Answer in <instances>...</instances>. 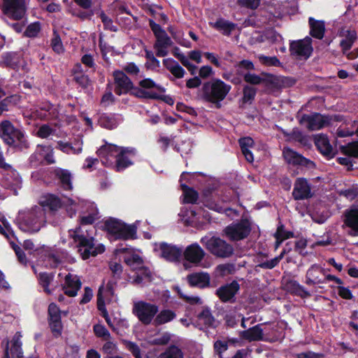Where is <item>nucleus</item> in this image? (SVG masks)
<instances>
[{"instance_id": "f257e3e1", "label": "nucleus", "mask_w": 358, "mask_h": 358, "mask_svg": "<svg viewBox=\"0 0 358 358\" xmlns=\"http://www.w3.org/2000/svg\"><path fill=\"white\" fill-rule=\"evenodd\" d=\"M96 152L104 166L113 167L117 171H122L131 166L135 155L134 149L108 143L102 145Z\"/></svg>"}, {"instance_id": "f03ea898", "label": "nucleus", "mask_w": 358, "mask_h": 358, "mask_svg": "<svg viewBox=\"0 0 358 358\" xmlns=\"http://www.w3.org/2000/svg\"><path fill=\"white\" fill-rule=\"evenodd\" d=\"M69 236L76 243L78 252L83 259H87L90 257H95L105 251V246L98 243L94 238L89 234L88 231H83L82 227H78L74 230H69Z\"/></svg>"}, {"instance_id": "7ed1b4c3", "label": "nucleus", "mask_w": 358, "mask_h": 358, "mask_svg": "<svg viewBox=\"0 0 358 358\" xmlns=\"http://www.w3.org/2000/svg\"><path fill=\"white\" fill-rule=\"evenodd\" d=\"M231 87L219 78L205 82L201 88L200 96L203 101L213 103L219 108L221 101L227 97Z\"/></svg>"}, {"instance_id": "20e7f679", "label": "nucleus", "mask_w": 358, "mask_h": 358, "mask_svg": "<svg viewBox=\"0 0 358 358\" xmlns=\"http://www.w3.org/2000/svg\"><path fill=\"white\" fill-rule=\"evenodd\" d=\"M46 222L45 210L34 206L29 210L20 212L16 222L20 230L28 233L38 232Z\"/></svg>"}, {"instance_id": "39448f33", "label": "nucleus", "mask_w": 358, "mask_h": 358, "mask_svg": "<svg viewBox=\"0 0 358 358\" xmlns=\"http://www.w3.org/2000/svg\"><path fill=\"white\" fill-rule=\"evenodd\" d=\"M80 207L83 208L80 216V222L82 225L92 224L99 218V211L95 203L85 200L78 199L76 201L69 199L66 205V212L72 217L76 215Z\"/></svg>"}, {"instance_id": "423d86ee", "label": "nucleus", "mask_w": 358, "mask_h": 358, "mask_svg": "<svg viewBox=\"0 0 358 358\" xmlns=\"http://www.w3.org/2000/svg\"><path fill=\"white\" fill-rule=\"evenodd\" d=\"M104 229L111 240L134 239L136 235V227L134 225L126 224L114 218H109L104 222Z\"/></svg>"}, {"instance_id": "0eeeda50", "label": "nucleus", "mask_w": 358, "mask_h": 358, "mask_svg": "<svg viewBox=\"0 0 358 358\" xmlns=\"http://www.w3.org/2000/svg\"><path fill=\"white\" fill-rule=\"evenodd\" d=\"M201 243L214 256L220 258H229L234 254V247L219 237L206 236Z\"/></svg>"}, {"instance_id": "6e6552de", "label": "nucleus", "mask_w": 358, "mask_h": 358, "mask_svg": "<svg viewBox=\"0 0 358 358\" xmlns=\"http://www.w3.org/2000/svg\"><path fill=\"white\" fill-rule=\"evenodd\" d=\"M120 252H125L124 261L132 270L136 271L135 281L141 283L144 280H150L151 273L143 265V259L137 254L129 251L127 248L118 250Z\"/></svg>"}, {"instance_id": "1a4fd4ad", "label": "nucleus", "mask_w": 358, "mask_h": 358, "mask_svg": "<svg viewBox=\"0 0 358 358\" xmlns=\"http://www.w3.org/2000/svg\"><path fill=\"white\" fill-rule=\"evenodd\" d=\"M0 8L8 18L19 20L24 16L27 6L26 0H0Z\"/></svg>"}, {"instance_id": "9d476101", "label": "nucleus", "mask_w": 358, "mask_h": 358, "mask_svg": "<svg viewBox=\"0 0 358 358\" xmlns=\"http://www.w3.org/2000/svg\"><path fill=\"white\" fill-rule=\"evenodd\" d=\"M149 24L156 38L154 45L156 55L158 57H164L167 55L168 48L171 45L172 41L159 24L155 23L152 20H150Z\"/></svg>"}, {"instance_id": "9b49d317", "label": "nucleus", "mask_w": 358, "mask_h": 358, "mask_svg": "<svg viewBox=\"0 0 358 358\" xmlns=\"http://www.w3.org/2000/svg\"><path fill=\"white\" fill-rule=\"evenodd\" d=\"M282 156L284 161L289 166L306 169H313L315 168L314 162L303 157L301 154L289 147L283 148Z\"/></svg>"}, {"instance_id": "f8f14e48", "label": "nucleus", "mask_w": 358, "mask_h": 358, "mask_svg": "<svg viewBox=\"0 0 358 358\" xmlns=\"http://www.w3.org/2000/svg\"><path fill=\"white\" fill-rule=\"evenodd\" d=\"M159 310L155 304L143 301H138L134 303L133 313L143 324H150Z\"/></svg>"}, {"instance_id": "ddd939ff", "label": "nucleus", "mask_w": 358, "mask_h": 358, "mask_svg": "<svg viewBox=\"0 0 358 358\" xmlns=\"http://www.w3.org/2000/svg\"><path fill=\"white\" fill-rule=\"evenodd\" d=\"M251 228L247 220H241L236 223H232L223 230V235L230 241H237L245 238L250 233Z\"/></svg>"}, {"instance_id": "4468645a", "label": "nucleus", "mask_w": 358, "mask_h": 358, "mask_svg": "<svg viewBox=\"0 0 358 358\" xmlns=\"http://www.w3.org/2000/svg\"><path fill=\"white\" fill-rule=\"evenodd\" d=\"M290 55L297 59H308L313 50L312 38L306 36L303 39L291 41L289 43Z\"/></svg>"}, {"instance_id": "2eb2a0df", "label": "nucleus", "mask_w": 358, "mask_h": 358, "mask_svg": "<svg viewBox=\"0 0 358 358\" xmlns=\"http://www.w3.org/2000/svg\"><path fill=\"white\" fill-rule=\"evenodd\" d=\"M330 122L331 117L329 115H323L318 113L303 115L300 120V123L310 131L321 129L328 126Z\"/></svg>"}, {"instance_id": "dca6fc26", "label": "nucleus", "mask_w": 358, "mask_h": 358, "mask_svg": "<svg viewBox=\"0 0 358 358\" xmlns=\"http://www.w3.org/2000/svg\"><path fill=\"white\" fill-rule=\"evenodd\" d=\"M0 136L3 141L8 145H14L17 142H24V134L15 129L13 125L8 120L3 122V125L0 129Z\"/></svg>"}, {"instance_id": "f3484780", "label": "nucleus", "mask_w": 358, "mask_h": 358, "mask_svg": "<svg viewBox=\"0 0 358 358\" xmlns=\"http://www.w3.org/2000/svg\"><path fill=\"white\" fill-rule=\"evenodd\" d=\"M196 323L200 329H215L219 321L213 315V310L208 306H203L196 314Z\"/></svg>"}, {"instance_id": "a211bd4d", "label": "nucleus", "mask_w": 358, "mask_h": 358, "mask_svg": "<svg viewBox=\"0 0 358 358\" xmlns=\"http://www.w3.org/2000/svg\"><path fill=\"white\" fill-rule=\"evenodd\" d=\"M154 251L157 256L168 262H176L179 259V248L171 244L164 242L155 243Z\"/></svg>"}, {"instance_id": "6ab92c4d", "label": "nucleus", "mask_w": 358, "mask_h": 358, "mask_svg": "<svg viewBox=\"0 0 358 358\" xmlns=\"http://www.w3.org/2000/svg\"><path fill=\"white\" fill-rule=\"evenodd\" d=\"M180 299L182 300L180 308L185 311V316L190 320L194 316L196 317L197 307L203 304V300L198 296H187L182 293Z\"/></svg>"}, {"instance_id": "aec40b11", "label": "nucleus", "mask_w": 358, "mask_h": 358, "mask_svg": "<svg viewBox=\"0 0 358 358\" xmlns=\"http://www.w3.org/2000/svg\"><path fill=\"white\" fill-rule=\"evenodd\" d=\"M45 160L48 164H52L56 162L54 156V150L50 145H38L36 151L29 158L31 164L36 165L38 162Z\"/></svg>"}, {"instance_id": "412c9836", "label": "nucleus", "mask_w": 358, "mask_h": 358, "mask_svg": "<svg viewBox=\"0 0 358 358\" xmlns=\"http://www.w3.org/2000/svg\"><path fill=\"white\" fill-rule=\"evenodd\" d=\"M239 289V284L237 281L234 280L219 287L216 290L215 294L223 303H233L235 301V296Z\"/></svg>"}, {"instance_id": "4be33fe9", "label": "nucleus", "mask_w": 358, "mask_h": 358, "mask_svg": "<svg viewBox=\"0 0 358 358\" xmlns=\"http://www.w3.org/2000/svg\"><path fill=\"white\" fill-rule=\"evenodd\" d=\"M294 200L308 199L313 196L311 186L304 178H298L294 182L292 191Z\"/></svg>"}, {"instance_id": "5701e85b", "label": "nucleus", "mask_w": 358, "mask_h": 358, "mask_svg": "<svg viewBox=\"0 0 358 358\" xmlns=\"http://www.w3.org/2000/svg\"><path fill=\"white\" fill-rule=\"evenodd\" d=\"M344 225L350 228L348 234L351 236H358V206H352L343 213Z\"/></svg>"}, {"instance_id": "b1692460", "label": "nucleus", "mask_w": 358, "mask_h": 358, "mask_svg": "<svg viewBox=\"0 0 358 358\" xmlns=\"http://www.w3.org/2000/svg\"><path fill=\"white\" fill-rule=\"evenodd\" d=\"M81 285L82 283L80 278L77 275L69 273L64 278L62 290L66 295L74 297L77 295Z\"/></svg>"}, {"instance_id": "393cba45", "label": "nucleus", "mask_w": 358, "mask_h": 358, "mask_svg": "<svg viewBox=\"0 0 358 358\" xmlns=\"http://www.w3.org/2000/svg\"><path fill=\"white\" fill-rule=\"evenodd\" d=\"M115 80V92L118 95L127 94L132 88V83L123 71L113 73Z\"/></svg>"}, {"instance_id": "a878e982", "label": "nucleus", "mask_w": 358, "mask_h": 358, "mask_svg": "<svg viewBox=\"0 0 358 358\" xmlns=\"http://www.w3.org/2000/svg\"><path fill=\"white\" fill-rule=\"evenodd\" d=\"M205 255V251L197 243L189 245L184 251L185 259L195 266L201 263Z\"/></svg>"}, {"instance_id": "bb28decb", "label": "nucleus", "mask_w": 358, "mask_h": 358, "mask_svg": "<svg viewBox=\"0 0 358 358\" xmlns=\"http://www.w3.org/2000/svg\"><path fill=\"white\" fill-rule=\"evenodd\" d=\"M66 199L65 201H62L59 197L54 194H45L41 197L39 203L40 207L43 209L48 208L52 212L57 211L63 205L66 208L68 200Z\"/></svg>"}, {"instance_id": "cd10ccee", "label": "nucleus", "mask_w": 358, "mask_h": 358, "mask_svg": "<svg viewBox=\"0 0 358 358\" xmlns=\"http://www.w3.org/2000/svg\"><path fill=\"white\" fill-rule=\"evenodd\" d=\"M185 280L189 286L201 289L208 287L210 283V276L206 272L190 273L187 275Z\"/></svg>"}, {"instance_id": "c85d7f7f", "label": "nucleus", "mask_w": 358, "mask_h": 358, "mask_svg": "<svg viewBox=\"0 0 358 358\" xmlns=\"http://www.w3.org/2000/svg\"><path fill=\"white\" fill-rule=\"evenodd\" d=\"M244 80L251 85L263 84L265 86H273L276 83V78L273 76H258L255 73H247L243 76Z\"/></svg>"}, {"instance_id": "c756f323", "label": "nucleus", "mask_w": 358, "mask_h": 358, "mask_svg": "<svg viewBox=\"0 0 358 358\" xmlns=\"http://www.w3.org/2000/svg\"><path fill=\"white\" fill-rule=\"evenodd\" d=\"M22 334L20 332H16V334L13 336L10 342L7 341L6 348H8V357L10 355L11 358H22L23 357V352L22 350V341H21Z\"/></svg>"}, {"instance_id": "7c9ffc66", "label": "nucleus", "mask_w": 358, "mask_h": 358, "mask_svg": "<svg viewBox=\"0 0 358 358\" xmlns=\"http://www.w3.org/2000/svg\"><path fill=\"white\" fill-rule=\"evenodd\" d=\"M345 38L343 39L340 45L342 48L343 53L346 55L348 58L350 59H355L357 55H354L352 52L348 53L357 39V34L355 30H347L343 35Z\"/></svg>"}, {"instance_id": "2f4dec72", "label": "nucleus", "mask_w": 358, "mask_h": 358, "mask_svg": "<svg viewBox=\"0 0 358 358\" xmlns=\"http://www.w3.org/2000/svg\"><path fill=\"white\" fill-rule=\"evenodd\" d=\"M315 143L318 150L329 159L334 157L335 152L331 145L327 136L323 134L317 135L315 139Z\"/></svg>"}, {"instance_id": "473e14b6", "label": "nucleus", "mask_w": 358, "mask_h": 358, "mask_svg": "<svg viewBox=\"0 0 358 358\" xmlns=\"http://www.w3.org/2000/svg\"><path fill=\"white\" fill-rule=\"evenodd\" d=\"M56 148L67 155H78L83 150V142L77 140L73 143H71L59 141Z\"/></svg>"}, {"instance_id": "72a5a7b5", "label": "nucleus", "mask_w": 358, "mask_h": 358, "mask_svg": "<svg viewBox=\"0 0 358 358\" xmlns=\"http://www.w3.org/2000/svg\"><path fill=\"white\" fill-rule=\"evenodd\" d=\"M284 288L291 294L300 296L303 299L308 298L310 296V294L294 280H287L284 284Z\"/></svg>"}, {"instance_id": "f704fd0d", "label": "nucleus", "mask_w": 358, "mask_h": 358, "mask_svg": "<svg viewBox=\"0 0 358 358\" xmlns=\"http://www.w3.org/2000/svg\"><path fill=\"white\" fill-rule=\"evenodd\" d=\"M318 273L324 274V269L317 265H313L306 272V283L308 285L325 283V280L320 278Z\"/></svg>"}, {"instance_id": "c9c22d12", "label": "nucleus", "mask_w": 358, "mask_h": 358, "mask_svg": "<svg viewBox=\"0 0 358 358\" xmlns=\"http://www.w3.org/2000/svg\"><path fill=\"white\" fill-rule=\"evenodd\" d=\"M261 324H257L255 327L249 328L240 332V336L248 341H257L263 340V329H262Z\"/></svg>"}, {"instance_id": "e433bc0d", "label": "nucleus", "mask_w": 358, "mask_h": 358, "mask_svg": "<svg viewBox=\"0 0 358 358\" xmlns=\"http://www.w3.org/2000/svg\"><path fill=\"white\" fill-rule=\"evenodd\" d=\"M122 121L121 115L115 114H103L99 119L100 126L109 129L115 128Z\"/></svg>"}, {"instance_id": "4c0bfd02", "label": "nucleus", "mask_w": 358, "mask_h": 358, "mask_svg": "<svg viewBox=\"0 0 358 358\" xmlns=\"http://www.w3.org/2000/svg\"><path fill=\"white\" fill-rule=\"evenodd\" d=\"M308 23L310 26V34L317 39H322L324 37L325 31V24L322 20H317L313 17H309Z\"/></svg>"}, {"instance_id": "58836bf2", "label": "nucleus", "mask_w": 358, "mask_h": 358, "mask_svg": "<svg viewBox=\"0 0 358 358\" xmlns=\"http://www.w3.org/2000/svg\"><path fill=\"white\" fill-rule=\"evenodd\" d=\"M210 26L222 32L225 36H229L236 28V24L223 18H219L215 22H210Z\"/></svg>"}, {"instance_id": "ea45409f", "label": "nucleus", "mask_w": 358, "mask_h": 358, "mask_svg": "<svg viewBox=\"0 0 358 358\" xmlns=\"http://www.w3.org/2000/svg\"><path fill=\"white\" fill-rule=\"evenodd\" d=\"M56 177L59 180L62 187L65 190L72 189V177L71 173L65 169H57L55 171Z\"/></svg>"}, {"instance_id": "a19ab883", "label": "nucleus", "mask_w": 358, "mask_h": 358, "mask_svg": "<svg viewBox=\"0 0 358 358\" xmlns=\"http://www.w3.org/2000/svg\"><path fill=\"white\" fill-rule=\"evenodd\" d=\"M238 142L242 153L245 156L246 160L249 162H252L254 161V157L249 148L254 145L253 139L250 137H243L240 138Z\"/></svg>"}, {"instance_id": "79ce46f5", "label": "nucleus", "mask_w": 358, "mask_h": 358, "mask_svg": "<svg viewBox=\"0 0 358 358\" xmlns=\"http://www.w3.org/2000/svg\"><path fill=\"white\" fill-rule=\"evenodd\" d=\"M290 249H283L281 253L271 260L261 261L259 262L257 266L263 269H272L275 268L279 262L283 259L285 254L289 252Z\"/></svg>"}, {"instance_id": "37998d69", "label": "nucleus", "mask_w": 358, "mask_h": 358, "mask_svg": "<svg viewBox=\"0 0 358 358\" xmlns=\"http://www.w3.org/2000/svg\"><path fill=\"white\" fill-rule=\"evenodd\" d=\"M356 126V122H350L345 124L341 125L336 131V134L338 137L343 138L346 136H351L355 134V127Z\"/></svg>"}, {"instance_id": "c03bdc74", "label": "nucleus", "mask_w": 358, "mask_h": 358, "mask_svg": "<svg viewBox=\"0 0 358 358\" xmlns=\"http://www.w3.org/2000/svg\"><path fill=\"white\" fill-rule=\"evenodd\" d=\"M130 94L136 97L141 99H157L159 97L157 92L148 91L145 89H141L138 87H132L130 90Z\"/></svg>"}, {"instance_id": "a18cd8bd", "label": "nucleus", "mask_w": 358, "mask_h": 358, "mask_svg": "<svg viewBox=\"0 0 358 358\" xmlns=\"http://www.w3.org/2000/svg\"><path fill=\"white\" fill-rule=\"evenodd\" d=\"M180 187L183 192L184 202L187 203H195L199 198V194L194 189L182 185Z\"/></svg>"}, {"instance_id": "49530a36", "label": "nucleus", "mask_w": 358, "mask_h": 358, "mask_svg": "<svg viewBox=\"0 0 358 358\" xmlns=\"http://www.w3.org/2000/svg\"><path fill=\"white\" fill-rule=\"evenodd\" d=\"M176 317V314L170 310H162L157 315L154 320V323L156 325H160L171 321Z\"/></svg>"}, {"instance_id": "de8ad7c7", "label": "nucleus", "mask_w": 358, "mask_h": 358, "mask_svg": "<svg viewBox=\"0 0 358 358\" xmlns=\"http://www.w3.org/2000/svg\"><path fill=\"white\" fill-rule=\"evenodd\" d=\"M54 275L52 273H40L38 277L39 284L43 287L44 291L50 294L52 291L49 288L50 282L53 280Z\"/></svg>"}, {"instance_id": "09e8293b", "label": "nucleus", "mask_w": 358, "mask_h": 358, "mask_svg": "<svg viewBox=\"0 0 358 358\" xmlns=\"http://www.w3.org/2000/svg\"><path fill=\"white\" fill-rule=\"evenodd\" d=\"M20 62L19 57L14 53H6L3 56V64L4 66L15 69Z\"/></svg>"}, {"instance_id": "8fccbe9b", "label": "nucleus", "mask_w": 358, "mask_h": 358, "mask_svg": "<svg viewBox=\"0 0 358 358\" xmlns=\"http://www.w3.org/2000/svg\"><path fill=\"white\" fill-rule=\"evenodd\" d=\"M50 327L52 331L56 335L59 336L62 333V324L61 321V315H54L49 317Z\"/></svg>"}, {"instance_id": "3c124183", "label": "nucleus", "mask_w": 358, "mask_h": 358, "mask_svg": "<svg viewBox=\"0 0 358 358\" xmlns=\"http://www.w3.org/2000/svg\"><path fill=\"white\" fill-rule=\"evenodd\" d=\"M243 103H251L252 101L255 99V97L257 94V90L254 87L246 85L243 87Z\"/></svg>"}, {"instance_id": "603ef678", "label": "nucleus", "mask_w": 358, "mask_h": 358, "mask_svg": "<svg viewBox=\"0 0 358 358\" xmlns=\"http://www.w3.org/2000/svg\"><path fill=\"white\" fill-rule=\"evenodd\" d=\"M108 294H112L110 288H105L103 286L99 287L97 294V306L100 310L104 308L105 297Z\"/></svg>"}, {"instance_id": "864d4df0", "label": "nucleus", "mask_w": 358, "mask_h": 358, "mask_svg": "<svg viewBox=\"0 0 358 358\" xmlns=\"http://www.w3.org/2000/svg\"><path fill=\"white\" fill-rule=\"evenodd\" d=\"M342 149L345 155L358 158V140L349 143L345 146H343Z\"/></svg>"}, {"instance_id": "5fc2aeb1", "label": "nucleus", "mask_w": 358, "mask_h": 358, "mask_svg": "<svg viewBox=\"0 0 358 358\" xmlns=\"http://www.w3.org/2000/svg\"><path fill=\"white\" fill-rule=\"evenodd\" d=\"M93 330L94 334L99 337L101 338L106 341H108L110 339V334L108 329L102 324H95L93 327Z\"/></svg>"}, {"instance_id": "6e6d98bb", "label": "nucleus", "mask_w": 358, "mask_h": 358, "mask_svg": "<svg viewBox=\"0 0 358 358\" xmlns=\"http://www.w3.org/2000/svg\"><path fill=\"white\" fill-rule=\"evenodd\" d=\"M164 64L173 76L179 78V65L178 62L171 58H167L164 59Z\"/></svg>"}, {"instance_id": "4d7b16f0", "label": "nucleus", "mask_w": 358, "mask_h": 358, "mask_svg": "<svg viewBox=\"0 0 358 358\" xmlns=\"http://www.w3.org/2000/svg\"><path fill=\"white\" fill-rule=\"evenodd\" d=\"M258 59L259 62L268 66H278L280 64V60L275 57H267L263 55H260L258 56Z\"/></svg>"}, {"instance_id": "13d9d810", "label": "nucleus", "mask_w": 358, "mask_h": 358, "mask_svg": "<svg viewBox=\"0 0 358 358\" xmlns=\"http://www.w3.org/2000/svg\"><path fill=\"white\" fill-rule=\"evenodd\" d=\"M41 24L38 22L31 23L24 31L27 37H35L41 31Z\"/></svg>"}, {"instance_id": "bf43d9fd", "label": "nucleus", "mask_w": 358, "mask_h": 358, "mask_svg": "<svg viewBox=\"0 0 358 358\" xmlns=\"http://www.w3.org/2000/svg\"><path fill=\"white\" fill-rule=\"evenodd\" d=\"M216 271L222 276L231 274L235 271V266L233 264H223L217 266Z\"/></svg>"}, {"instance_id": "052dcab7", "label": "nucleus", "mask_w": 358, "mask_h": 358, "mask_svg": "<svg viewBox=\"0 0 358 358\" xmlns=\"http://www.w3.org/2000/svg\"><path fill=\"white\" fill-rule=\"evenodd\" d=\"M99 17L106 29L112 31H117V28L116 26L113 24V20L109 17H108L103 12H101L100 13Z\"/></svg>"}, {"instance_id": "680f3d73", "label": "nucleus", "mask_w": 358, "mask_h": 358, "mask_svg": "<svg viewBox=\"0 0 358 358\" xmlns=\"http://www.w3.org/2000/svg\"><path fill=\"white\" fill-rule=\"evenodd\" d=\"M214 350L215 352L218 355L220 358H223L222 353L225 352L228 348V343L225 341H216L214 343Z\"/></svg>"}, {"instance_id": "e2e57ef3", "label": "nucleus", "mask_w": 358, "mask_h": 358, "mask_svg": "<svg viewBox=\"0 0 358 358\" xmlns=\"http://www.w3.org/2000/svg\"><path fill=\"white\" fill-rule=\"evenodd\" d=\"M294 236V234L292 231H287L284 229V226L282 224L280 225L275 234V237L276 239H282L285 240Z\"/></svg>"}, {"instance_id": "0e129e2a", "label": "nucleus", "mask_w": 358, "mask_h": 358, "mask_svg": "<svg viewBox=\"0 0 358 358\" xmlns=\"http://www.w3.org/2000/svg\"><path fill=\"white\" fill-rule=\"evenodd\" d=\"M51 46L55 52L61 53L64 51V47L62 40L59 35L54 33V36L51 40Z\"/></svg>"}, {"instance_id": "69168bd1", "label": "nucleus", "mask_w": 358, "mask_h": 358, "mask_svg": "<svg viewBox=\"0 0 358 358\" xmlns=\"http://www.w3.org/2000/svg\"><path fill=\"white\" fill-rule=\"evenodd\" d=\"M54 133V129L48 124H43L37 131V136L42 138H46Z\"/></svg>"}, {"instance_id": "338daca9", "label": "nucleus", "mask_w": 358, "mask_h": 358, "mask_svg": "<svg viewBox=\"0 0 358 358\" xmlns=\"http://www.w3.org/2000/svg\"><path fill=\"white\" fill-rule=\"evenodd\" d=\"M341 196H343L348 199L352 201L358 196V188L351 187L339 192Z\"/></svg>"}, {"instance_id": "774afa93", "label": "nucleus", "mask_w": 358, "mask_h": 358, "mask_svg": "<svg viewBox=\"0 0 358 358\" xmlns=\"http://www.w3.org/2000/svg\"><path fill=\"white\" fill-rule=\"evenodd\" d=\"M159 358H179V348L176 346L171 347L160 355Z\"/></svg>"}]
</instances>
